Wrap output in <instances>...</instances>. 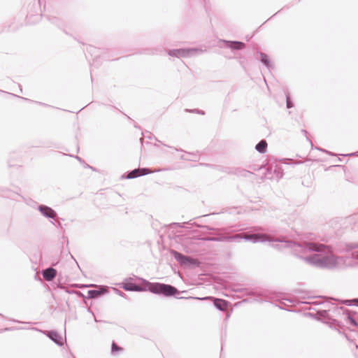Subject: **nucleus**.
<instances>
[{"mask_svg":"<svg viewBox=\"0 0 358 358\" xmlns=\"http://www.w3.org/2000/svg\"><path fill=\"white\" fill-rule=\"evenodd\" d=\"M76 159L81 164H83L85 163V161L81 158L79 156L76 155Z\"/></svg>","mask_w":358,"mask_h":358,"instance_id":"obj_38","label":"nucleus"},{"mask_svg":"<svg viewBox=\"0 0 358 358\" xmlns=\"http://www.w3.org/2000/svg\"><path fill=\"white\" fill-rule=\"evenodd\" d=\"M220 41L224 44L226 48H230L231 50H239L245 47V44L241 41L227 40H221Z\"/></svg>","mask_w":358,"mask_h":358,"instance_id":"obj_16","label":"nucleus"},{"mask_svg":"<svg viewBox=\"0 0 358 358\" xmlns=\"http://www.w3.org/2000/svg\"><path fill=\"white\" fill-rule=\"evenodd\" d=\"M294 295L289 299H284V300L287 301L294 306H300L301 304H317L315 302H308L306 299L320 298V296H315L312 294L310 291L302 289H296L294 291Z\"/></svg>","mask_w":358,"mask_h":358,"instance_id":"obj_5","label":"nucleus"},{"mask_svg":"<svg viewBox=\"0 0 358 358\" xmlns=\"http://www.w3.org/2000/svg\"><path fill=\"white\" fill-rule=\"evenodd\" d=\"M8 166H10V167H11V166H12V165H11V164H10V163H9V162H8Z\"/></svg>","mask_w":358,"mask_h":358,"instance_id":"obj_53","label":"nucleus"},{"mask_svg":"<svg viewBox=\"0 0 358 358\" xmlns=\"http://www.w3.org/2000/svg\"><path fill=\"white\" fill-rule=\"evenodd\" d=\"M57 273V270L52 266H50L43 270L42 275L45 280L49 282L55 279Z\"/></svg>","mask_w":358,"mask_h":358,"instance_id":"obj_18","label":"nucleus"},{"mask_svg":"<svg viewBox=\"0 0 358 358\" xmlns=\"http://www.w3.org/2000/svg\"><path fill=\"white\" fill-rule=\"evenodd\" d=\"M189 155L191 156V158H186L184 155H182L180 157V159L182 160H191V161H196V158L197 157V154L194 152H187Z\"/></svg>","mask_w":358,"mask_h":358,"instance_id":"obj_26","label":"nucleus"},{"mask_svg":"<svg viewBox=\"0 0 358 358\" xmlns=\"http://www.w3.org/2000/svg\"><path fill=\"white\" fill-rule=\"evenodd\" d=\"M48 20L51 21L52 23H56L58 21V19L55 17H48Z\"/></svg>","mask_w":358,"mask_h":358,"instance_id":"obj_35","label":"nucleus"},{"mask_svg":"<svg viewBox=\"0 0 358 358\" xmlns=\"http://www.w3.org/2000/svg\"><path fill=\"white\" fill-rule=\"evenodd\" d=\"M285 306V303L281 302V305H280V306H279V308H280V309L289 310L288 308H287Z\"/></svg>","mask_w":358,"mask_h":358,"instance_id":"obj_37","label":"nucleus"},{"mask_svg":"<svg viewBox=\"0 0 358 358\" xmlns=\"http://www.w3.org/2000/svg\"><path fill=\"white\" fill-rule=\"evenodd\" d=\"M201 227L203 229H210V228L208 226H202Z\"/></svg>","mask_w":358,"mask_h":358,"instance_id":"obj_47","label":"nucleus"},{"mask_svg":"<svg viewBox=\"0 0 358 358\" xmlns=\"http://www.w3.org/2000/svg\"><path fill=\"white\" fill-rule=\"evenodd\" d=\"M268 144L266 140L259 141L255 145V150L260 154H265L267 152Z\"/></svg>","mask_w":358,"mask_h":358,"instance_id":"obj_20","label":"nucleus"},{"mask_svg":"<svg viewBox=\"0 0 358 358\" xmlns=\"http://www.w3.org/2000/svg\"><path fill=\"white\" fill-rule=\"evenodd\" d=\"M90 169H92L94 171H97L96 169L93 167V166H90Z\"/></svg>","mask_w":358,"mask_h":358,"instance_id":"obj_45","label":"nucleus"},{"mask_svg":"<svg viewBox=\"0 0 358 358\" xmlns=\"http://www.w3.org/2000/svg\"><path fill=\"white\" fill-rule=\"evenodd\" d=\"M136 278L143 285H146V292L166 298H183L179 296L180 292L172 285L158 282H152L141 277Z\"/></svg>","mask_w":358,"mask_h":358,"instance_id":"obj_4","label":"nucleus"},{"mask_svg":"<svg viewBox=\"0 0 358 358\" xmlns=\"http://www.w3.org/2000/svg\"><path fill=\"white\" fill-rule=\"evenodd\" d=\"M97 103H98L99 105H102V106H108V107H109V108H111V109H117L115 106H112V105H106V104H105V103H102V102H97Z\"/></svg>","mask_w":358,"mask_h":358,"instance_id":"obj_34","label":"nucleus"},{"mask_svg":"<svg viewBox=\"0 0 358 358\" xmlns=\"http://www.w3.org/2000/svg\"><path fill=\"white\" fill-rule=\"evenodd\" d=\"M148 168H138L131 171H127L121 176L122 179H134L139 176H143L150 173Z\"/></svg>","mask_w":358,"mask_h":358,"instance_id":"obj_13","label":"nucleus"},{"mask_svg":"<svg viewBox=\"0 0 358 358\" xmlns=\"http://www.w3.org/2000/svg\"><path fill=\"white\" fill-rule=\"evenodd\" d=\"M202 52V50H199L195 48H177V49H170L168 51V55L171 57H174L177 58L180 57H189L193 56L196 52Z\"/></svg>","mask_w":358,"mask_h":358,"instance_id":"obj_11","label":"nucleus"},{"mask_svg":"<svg viewBox=\"0 0 358 358\" xmlns=\"http://www.w3.org/2000/svg\"><path fill=\"white\" fill-rule=\"evenodd\" d=\"M57 264H58V262H56V263L53 262V263L52 264V266H56Z\"/></svg>","mask_w":358,"mask_h":358,"instance_id":"obj_49","label":"nucleus"},{"mask_svg":"<svg viewBox=\"0 0 358 358\" xmlns=\"http://www.w3.org/2000/svg\"><path fill=\"white\" fill-rule=\"evenodd\" d=\"M75 294H76L79 298H83V299L87 298V296H85V294L80 291H76Z\"/></svg>","mask_w":358,"mask_h":358,"instance_id":"obj_32","label":"nucleus"},{"mask_svg":"<svg viewBox=\"0 0 358 358\" xmlns=\"http://www.w3.org/2000/svg\"><path fill=\"white\" fill-rule=\"evenodd\" d=\"M50 222H51L52 224H53L54 225H55L57 227H61V223H60V222H59V223H57V224H55V223L53 221H52V220L50 221Z\"/></svg>","mask_w":358,"mask_h":358,"instance_id":"obj_42","label":"nucleus"},{"mask_svg":"<svg viewBox=\"0 0 358 358\" xmlns=\"http://www.w3.org/2000/svg\"><path fill=\"white\" fill-rule=\"evenodd\" d=\"M76 290H73V289H66V292L70 294H75Z\"/></svg>","mask_w":358,"mask_h":358,"instance_id":"obj_40","label":"nucleus"},{"mask_svg":"<svg viewBox=\"0 0 358 358\" xmlns=\"http://www.w3.org/2000/svg\"><path fill=\"white\" fill-rule=\"evenodd\" d=\"M37 210L43 217L48 219L55 220L58 216L57 213L54 209L44 204L38 205Z\"/></svg>","mask_w":358,"mask_h":358,"instance_id":"obj_14","label":"nucleus"},{"mask_svg":"<svg viewBox=\"0 0 358 358\" xmlns=\"http://www.w3.org/2000/svg\"><path fill=\"white\" fill-rule=\"evenodd\" d=\"M255 55L259 56V61L264 66L266 67L267 69L270 70L273 68V65L271 61V59L267 54L260 51H257Z\"/></svg>","mask_w":358,"mask_h":358,"instance_id":"obj_17","label":"nucleus"},{"mask_svg":"<svg viewBox=\"0 0 358 358\" xmlns=\"http://www.w3.org/2000/svg\"><path fill=\"white\" fill-rule=\"evenodd\" d=\"M12 329H13V327H6L5 329H0V333H2L3 331H10Z\"/></svg>","mask_w":358,"mask_h":358,"instance_id":"obj_36","label":"nucleus"},{"mask_svg":"<svg viewBox=\"0 0 358 358\" xmlns=\"http://www.w3.org/2000/svg\"><path fill=\"white\" fill-rule=\"evenodd\" d=\"M175 150H176V151H178V152H184V150H183L182 149H180H180L175 148Z\"/></svg>","mask_w":358,"mask_h":358,"instance_id":"obj_46","label":"nucleus"},{"mask_svg":"<svg viewBox=\"0 0 358 358\" xmlns=\"http://www.w3.org/2000/svg\"><path fill=\"white\" fill-rule=\"evenodd\" d=\"M344 303L347 306H358V299H347L345 301Z\"/></svg>","mask_w":358,"mask_h":358,"instance_id":"obj_28","label":"nucleus"},{"mask_svg":"<svg viewBox=\"0 0 358 358\" xmlns=\"http://www.w3.org/2000/svg\"><path fill=\"white\" fill-rule=\"evenodd\" d=\"M171 254L174 257L176 261L183 268H194L199 267L201 265L200 261L196 258L185 255L176 250H172L171 251Z\"/></svg>","mask_w":358,"mask_h":358,"instance_id":"obj_8","label":"nucleus"},{"mask_svg":"<svg viewBox=\"0 0 358 358\" xmlns=\"http://www.w3.org/2000/svg\"><path fill=\"white\" fill-rule=\"evenodd\" d=\"M86 51L87 53L90 54L92 56H94L95 58L99 57V50L95 47L90 45L87 47Z\"/></svg>","mask_w":358,"mask_h":358,"instance_id":"obj_22","label":"nucleus"},{"mask_svg":"<svg viewBox=\"0 0 358 358\" xmlns=\"http://www.w3.org/2000/svg\"><path fill=\"white\" fill-rule=\"evenodd\" d=\"M81 287H95L96 289H89L87 291V299H96L99 297H101L109 292V287L106 285H96L94 284L90 285H81Z\"/></svg>","mask_w":358,"mask_h":358,"instance_id":"obj_10","label":"nucleus"},{"mask_svg":"<svg viewBox=\"0 0 358 358\" xmlns=\"http://www.w3.org/2000/svg\"><path fill=\"white\" fill-rule=\"evenodd\" d=\"M40 332H42L43 334L47 336L51 341H52L55 344L58 346H62L63 345V338L62 336L58 333L56 330H49V331H42L38 330Z\"/></svg>","mask_w":358,"mask_h":358,"instance_id":"obj_15","label":"nucleus"},{"mask_svg":"<svg viewBox=\"0 0 358 358\" xmlns=\"http://www.w3.org/2000/svg\"><path fill=\"white\" fill-rule=\"evenodd\" d=\"M213 300V305L219 310L224 311L227 308L229 302L227 300L209 296Z\"/></svg>","mask_w":358,"mask_h":358,"instance_id":"obj_19","label":"nucleus"},{"mask_svg":"<svg viewBox=\"0 0 358 358\" xmlns=\"http://www.w3.org/2000/svg\"><path fill=\"white\" fill-rule=\"evenodd\" d=\"M280 10H278V11L277 13H275L273 16H275V15H278V13H280Z\"/></svg>","mask_w":358,"mask_h":358,"instance_id":"obj_50","label":"nucleus"},{"mask_svg":"<svg viewBox=\"0 0 358 358\" xmlns=\"http://www.w3.org/2000/svg\"><path fill=\"white\" fill-rule=\"evenodd\" d=\"M236 174L238 176H241L243 177H248L249 175L252 174V173L249 171L244 170V169H237L236 171Z\"/></svg>","mask_w":358,"mask_h":358,"instance_id":"obj_25","label":"nucleus"},{"mask_svg":"<svg viewBox=\"0 0 358 358\" xmlns=\"http://www.w3.org/2000/svg\"><path fill=\"white\" fill-rule=\"evenodd\" d=\"M244 240L252 243L269 242L271 245L278 250L283 248H290L294 253V245H286L287 242H294V241L287 240L284 236H280L277 238H269L266 234L263 232V229L255 227L250 228L245 232L234 234H222L217 233L213 235L202 236L197 237L193 236L187 237L182 242V247L186 253L194 254L199 250V246L202 241H218V242H240Z\"/></svg>","mask_w":358,"mask_h":358,"instance_id":"obj_2","label":"nucleus"},{"mask_svg":"<svg viewBox=\"0 0 358 358\" xmlns=\"http://www.w3.org/2000/svg\"><path fill=\"white\" fill-rule=\"evenodd\" d=\"M185 111L187 113H196V114H199V115H205V111L198 109V108H194V109L187 108L185 110Z\"/></svg>","mask_w":358,"mask_h":358,"instance_id":"obj_27","label":"nucleus"},{"mask_svg":"<svg viewBox=\"0 0 358 358\" xmlns=\"http://www.w3.org/2000/svg\"><path fill=\"white\" fill-rule=\"evenodd\" d=\"M301 132L306 136L307 140L310 143L311 145H313L311 141L309 139V138L307 136L308 131L306 129H301Z\"/></svg>","mask_w":358,"mask_h":358,"instance_id":"obj_33","label":"nucleus"},{"mask_svg":"<svg viewBox=\"0 0 358 358\" xmlns=\"http://www.w3.org/2000/svg\"><path fill=\"white\" fill-rule=\"evenodd\" d=\"M285 95L286 98V107L287 108H292L294 106V101L292 99L290 93L287 90L285 91Z\"/></svg>","mask_w":358,"mask_h":358,"instance_id":"obj_21","label":"nucleus"},{"mask_svg":"<svg viewBox=\"0 0 358 358\" xmlns=\"http://www.w3.org/2000/svg\"><path fill=\"white\" fill-rule=\"evenodd\" d=\"M223 351V346H222V348H221V352Z\"/></svg>","mask_w":358,"mask_h":358,"instance_id":"obj_54","label":"nucleus"},{"mask_svg":"<svg viewBox=\"0 0 358 358\" xmlns=\"http://www.w3.org/2000/svg\"><path fill=\"white\" fill-rule=\"evenodd\" d=\"M158 51H161L160 49H155V50H151V52H149L148 54H152V55H155L157 53V52Z\"/></svg>","mask_w":358,"mask_h":358,"instance_id":"obj_39","label":"nucleus"},{"mask_svg":"<svg viewBox=\"0 0 358 358\" xmlns=\"http://www.w3.org/2000/svg\"><path fill=\"white\" fill-rule=\"evenodd\" d=\"M171 254L174 257L176 261L183 268H194L199 267L201 265L200 261L196 258L185 255L176 250H172L171 251Z\"/></svg>","mask_w":358,"mask_h":358,"instance_id":"obj_9","label":"nucleus"},{"mask_svg":"<svg viewBox=\"0 0 358 358\" xmlns=\"http://www.w3.org/2000/svg\"><path fill=\"white\" fill-rule=\"evenodd\" d=\"M83 166H84V167H85V168H88V169H90V165L87 164L85 162V163H83Z\"/></svg>","mask_w":358,"mask_h":358,"instance_id":"obj_43","label":"nucleus"},{"mask_svg":"<svg viewBox=\"0 0 358 358\" xmlns=\"http://www.w3.org/2000/svg\"><path fill=\"white\" fill-rule=\"evenodd\" d=\"M146 133H147L148 135V136H144V137L148 138H149V139H152V138H154L155 141H159L157 140V138H156L153 134H152L150 132H149V131H146Z\"/></svg>","mask_w":358,"mask_h":358,"instance_id":"obj_31","label":"nucleus"},{"mask_svg":"<svg viewBox=\"0 0 358 358\" xmlns=\"http://www.w3.org/2000/svg\"><path fill=\"white\" fill-rule=\"evenodd\" d=\"M87 311H88L89 313H92V310H91V309H90V308H88V309H87Z\"/></svg>","mask_w":358,"mask_h":358,"instance_id":"obj_51","label":"nucleus"},{"mask_svg":"<svg viewBox=\"0 0 358 358\" xmlns=\"http://www.w3.org/2000/svg\"><path fill=\"white\" fill-rule=\"evenodd\" d=\"M114 291L115 292V293L117 294H118L119 296H122V297H124L125 298L126 297V294L125 293H124L121 290H119L117 289H115V288H113Z\"/></svg>","mask_w":358,"mask_h":358,"instance_id":"obj_30","label":"nucleus"},{"mask_svg":"<svg viewBox=\"0 0 358 358\" xmlns=\"http://www.w3.org/2000/svg\"><path fill=\"white\" fill-rule=\"evenodd\" d=\"M316 149H317V150H320V151L324 152H325V153L328 154V155H330V156H335V155H336V154H335V153L331 152H330V151H329V150H325V149H324V148H316Z\"/></svg>","mask_w":358,"mask_h":358,"instance_id":"obj_29","label":"nucleus"},{"mask_svg":"<svg viewBox=\"0 0 358 358\" xmlns=\"http://www.w3.org/2000/svg\"><path fill=\"white\" fill-rule=\"evenodd\" d=\"M357 153H358V152H355L344 155V156H354V155H357Z\"/></svg>","mask_w":358,"mask_h":358,"instance_id":"obj_41","label":"nucleus"},{"mask_svg":"<svg viewBox=\"0 0 358 358\" xmlns=\"http://www.w3.org/2000/svg\"><path fill=\"white\" fill-rule=\"evenodd\" d=\"M122 114H124L125 116L127 117L128 119H131L130 117H129L128 115H127L126 114H124L123 112L120 111Z\"/></svg>","mask_w":358,"mask_h":358,"instance_id":"obj_48","label":"nucleus"},{"mask_svg":"<svg viewBox=\"0 0 358 358\" xmlns=\"http://www.w3.org/2000/svg\"><path fill=\"white\" fill-rule=\"evenodd\" d=\"M294 245V255L308 264L321 268L332 269L343 266H358V242L345 243L340 252H351V256H337L330 245L315 241H300L287 242Z\"/></svg>","mask_w":358,"mask_h":358,"instance_id":"obj_1","label":"nucleus"},{"mask_svg":"<svg viewBox=\"0 0 358 358\" xmlns=\"http://www.w3.org/2000/svg\"><path fill=\"white\" fill-rule=\"evenodd\" d=\"M122 288L126 291L131 292H146V285L140 286L136 284L134 278H127L122 282Z\"/></svg>","mask_w":358,"mask_h":358,"instance_id":"obj_12","label":"nucleus"},{"mask_svg":"<svg viewBox=\"0 0 358 358\" xmlns=\"http://www.w3.org/2000/svg\"><path fill=\"white\" fill-rule=\"evenodd\" d=\"M188 225H193V224L191 223V220L188 222H184L182 223L180 222H173L170 224L171 228H173V227H178L181 228H187L189 229L190 227H188Z\"/></svg>","mask_w":358,"mask_h":358,"instance_id":"obj_23","label":"nucleus"},{"mask_svg":"<svg viewBox=\"0 0 358 358\" xmlns=\"http://www.w3.org/2000/svg\"><path fill=\"white\" fill-rule=\"evenodd\" d=\"M204 165H205L206 166H210V164H205Z\"/></svg>","mask_w":358,"mask_h":358,"instance_id":"obj_52","label":"nucleus"},{"mask_svg":"<svg viewBox=\"0 0 358 358\" xmlns=\"http://www.w3.org/2000/svg\"><path fill=\"white\" fill-rule=\"evenodd\" d=\"M36 103H38L39 105H41V106H47L48 105L44 103H42V102H38V101H36Z\"/></svg>","mask_w":358,"mask_h":358,"instance_id":"obj_44","label":"nucleus"},{"mask_svg":"<svg viewBox=\"0 0 358 358\" xmlns=\"http://www.w3.org/2000/svg\"><path fill=\"white\" fill-rule=\"evenodd\" d=\"M237 292L242 293L243 295L250 296V299L244 300L243 301H271L274 300L277 296L275 294H270L266 291L264 292H255L248 290V289H237Z\"/></svg>","mask_w":358,"mask_h":358,"instance_id":"obj_6","label":"nucleus"},{"mask_svg":"<svg viewBox=\"0 0 358 358\" xmlns=\"http://www.w3.org/2000/svg\"><path fill=\"white\" fill-rule=\"evenodd\" d=\"M292 161L291 159L284 158L282 159L279 162H275L273 164L269 165L266 168V172L265 173V178L267 179H275L278 181L283 177V169L281 166V164L284 163L289 164V162Z\"/></svg>","mask_w":358,"mask_h":358,"instance_id":"obj_7","label":"nucleus"},{"mask_svg":"<svg viewBox=\"0 0 358 358\" xmlns=\"http://www.w3.org/2000/svg\"><path fill=\"white\" fill-rule=\"evenodd\" d=\"M323 305L325 309L318 310L317 314L321 317L324 323L330 324L331 327H341L340 322L333 318V317H338L339 315H343L345 320L348 324L354 327H358V322L355 318L350 314V310L344 308L343 307H338L334 306V303H320Z\"/></svg>","mask_w":358,"mask_h":358,"instance_id":"obj_3","label":"nucleus"},{"mask_svg":"<svg viewBox=\"0 0 358 358\" xmlns=\"http://www.w3.org/2000/svg\"><path fill=\"white\" fill-rule=\"evenodd\" d=\"M123 350V348L119 346L115 342L113 341L111 344V353L115 355Z\"/></svg>","mask_w":358,"mask_h":358,"instance_id":"obj_24","label":"nucleus"}]
</instances>
